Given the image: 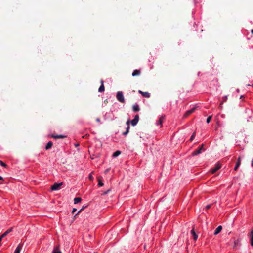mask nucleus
<instances>
[{"label": "nucleus", "instance_id": "obj_1", "mask_svg": "<svg viewBox=\"0 0 253 253\" xmlns=\"http://www.w3.org/2000/svg\"><path fill=\"white\" fill-rule=\"evenodd\" d=\"M116 98L118 101L122 103H124L125 102L124 95L122 91H118L117 92Z\"/></svg>", "mask_w": 253, "mask_h": 253}, {"label": "nucleus", "instance_id": "obj_2", "mask_svg": "<svg viewBox=\"0 0 253 253\" xmlns=\"http://www.w3.org/2000/svg\"><path fill=\"white\" fill-rule=\"evenodd\" d=\"M63 184L62 182L55 183L51 186V189L53 191L58 190L60 189L61 186Z\"/></svg>", "mask_w": 253, "mask_h": 253}, {"label": "nucleus", "instance_id": "obj_3", "mask_svg": "<svg viewBox=\"0 0 253 253\" xmlns=\"http://www.w3.org/2000/svg\"><path fill=\"white\" fill-rule=\"evenodd\" d=\"M221 168V165L219 163L216 164L215 166L211 169V173H215Z\"/></svg>", "mask_w": 253, "mask_h": 253}, {"label": "nucleus", "instance_id": "obj_4", "mask_svg": "<svg viewBox=\"0 0 253 253\" xmlns=\"http://www.w3.org/2000/svg\"><path fill=\"white\" fill-rule=\"evenodd\" d=\"M203 147V144H202L197 149L194 150L192 154L193 156H196L199 154H200L202 152V150Z\"/></svg>", "mask_w": 253, "mask_h": 253}, {"label": "nucleus", "instance_id": "obj_5", "mask_svg": "<svg viewBox=\"0 0 253 253\" xmlns=\"http://www.w3.org/2000/svg\"><path fill=\"white\" fill-rule=\"evenodd\" d=\"M139 116L138 115H136L134 118L131 121V124L133 126H135L137 125L138 122Z\"/></svg>", "mask_w": 253, "mask_h": 253}, {"label": "nucleus", "instance_id": "obj_6", "mask_svg": "<svg viewBox=\"0 0 253 253\" xmlns=\"http://www.w3.org/2000/svg\"><path fill=\"white\" fill-rule=\"evenodd\" d=\"M165 117V115H164V116L162 115L161 117H160L159 120L156 122V123H155L156 125L157 126L160 125V127H162V122H163V120H164Z\"/></svg>", "mask_w": 253, "mask_h": 253}, {"label": "nucleus", "instance_id": "obj_7", "mask_svg": "<svg viewBox=\"0 0 253 253\" xmlns=\"http://www.w3.org/2000/svg\"><path fill=\"white\" fill-rule=\"evenodd\" d=\"M195 110V107H193L192 108H191V109L190 110H187L185 114L184 115V117H187V116H188L190 114H191V113H192L194 110Z\"/></svg>", "mask_w": 253, "mask_h": 253}, {"label": "nucleus", "instance_id": "obj_8", "mask_svg": "<svg viewBox=\"0 0 253 253\" xmlns=\"http://www.w3.org/2000/svg\"><path fill=\"white\" fill-rule=\"evenodd\" d=\"M51 137L52 138H53L54 139H63V138H64L65 137H66V135H54V134H52L51 135Z\"/></svg>", "mask_w": 253, "mask_h": 253}, {"label": "nucleus", "instance_id": "obj_9", "mask_svg": "<svg viewBox=\"0 0 253 253\" xmlns=\"http://www.w3.org/2000/svg\"><path fill=\"white\" fill-rule=\"evenodd\" d=\"M132 110L134 112H137L140 110L139 106L137 103H135L133 105Z\"/></svg>", "mask_w": 253, "mask_h": 253}, {"label": "nucleus", "instance_id": "obj_10", "mask_svg": "<svg viewBox=\"0 0 253 253\" xmlns=\"http://www.w3.org/2000/svg\"><path fill=\"white\" fill-rule=\"evenodd\" d=\"M191 235L193 236L194 240H196L198 238V235L195 232L194 229H192L190 232Z\"/></svg>", "mask_w": 253, "mask_h": 253}, {"label": "nucleus", "instance_id": "obj_11", "mask_svg": "<svg viewBox=\"0 0 253 253\" xmlns=\"http://www.w3.org/2000/svg\"><path fill=\"white\" fill-rule=\"evenodd\" d=\"M222 229V226L221 225L218 226L216 228L215 230L214 231V235H217L218 233H219L221 232Z\"/></svg>", "mask_w": 253, "mask_h": 253}, {"label": "nucleus", "instance_id": "obj_12", "mask_svg": "<svg viewBox=\"0 0 253 253\" xmlns=\"http://www.w3.org/2000/svg\"><path fill=\"white\" fill-rule=\"evenodd\" d=\"M12 228H10L9 229H8V230H7L4 233H3L2 235H1V238H4V237H5L8 233H9L10 232H11L12 231Z\"/></svg>", "mask_w": 253, "mask_h": 253}, {"label": "nucleus", "instance_id": "obj_13", "mask_svg": "<svg viewBox=\"0 0 253 253\" xmlns=\"http://www.w3.org/2000/svg\"><path fill=\"white\" fill-rule=\"evenodd\" d=\"M140 74V71L138 69H135L133 71V72L132 73V76H138Z\"/></svg>", "mask_w": 253, "mask_h": 253}, {"label": "nucleus", "instance_id": "obj_14", "mask_svg": "<svg viewBox=\"0 0 253 253\" xmlns=\"http://www.w3.org/2000/svg\"><path fill=\"white\" fill-rule=\"evenodd\" d=\"M21 249H22V246L20 245H18L17 246V247L16 248L14 253H20Z\"/></svg>", "mask_w": 253, "mask_h": 253}, {"label": "nucleus", "instance_id": "obj_15", "mask_svg": "<svg viewBox=\"0 0 253 253\" xmlns=\"http://www.w3.org/2000/svg\"><path fill=\"white\" fill-rule=\"evenodd\" d=\"M121 152L119 150H117L114 152L112 154L113 158H116L121 154Z\"/></svg>", "mask_w": 253, "mask_h": 253}, {"label": "nucleus", "instance_id": "obj_16", "mask_svg": "<svg viewBox=\"0 0 253 253\" xmlns=\"http://www.w3.org/2000/svg\"><path fill=\"white\" fill-rule=\"evenodd\" d=\"M53 145V143L51 142V141H49L46 146H45V149L46 150H48L49 149H50L51 148V147Z\"/></svg>", "mask_w": 253, "mask_h": 253}, {"label": "nucleus", "instance_id": "obj_17", "mask_svg": "<svg viewBox=\"0 0 253 253\" xmlns=\"http://www.w3.org/2000/svg\"><path fill=\"white\" fill-rule=\"evenodd\" d=\"M249 237L250 239V243L251 246L253 247V234L250 233L249 235Z\"/></svg>", "mask_w": 253, "mask_h": 253}, {"label": "nucleus", "instance_id": "obj_18", "mask_svg": "<svg viewBox=\"0 0 253 253\" xmlns=\"http://www.w3.org/2000/svg\"><path fill=\"white\" fill-rule=\"evenodd\" d=\"M82 200L81 198L80 197H76L74 199V203L75 204H78Z\"/></svg>", "mask_w": 253, "mask_h": 253}, {"label": "nucleus", "instance_id": "obj_19", "mask_svg": "<svg viewBox=\"0 0 253 253\" xmlns=\"http://www.w3.org/2000/svg\"><path fill=\"white\" fill-rule=\"evenodd\" d=\"M142 93L143 94H142V96L144 97L149 98L150 96V94L148 92H143V93Z\"/></svg>", "mask_w": 253, "mask_h": 253}, {"label": "nucleus", "instance_id": "obj_20", "mask_svg": "<svg viewBox=\"0 0 253 253\" xmlns=\"http://www.w3.org/2000/svg\"><path fill=\"white\" fill-rule=\"evenodd\" d=\"M105 90V87L103 84H101L98 89V92H103Z\"/></svg>", "mask_w": 253, "mask_h": 253}, {"label": "nucleus", "instance_id": "obj_21", "mask_svg": "<svg viewBox=\"0 0 253 253\" xmlns=\"http://www.w3.org/2000/svg\"><path fill=\"white\" fill-rule=\"evenodd\" d=\"M240 239H237L236 240H235L234 242V248L237 247L238 246V245L240 244Z\"/></svg>", "mask_w": 253, "mask_h": 253}, {"label": "nucleus", "instance_id": "obj_22", "mask_svg": "<svg viewBox=\"0 0 253 253\" xmlns=\"http://www.w3.org/2000/svg\"><path fill=\"white\" fill-rule=\"evenodd\" d=\"M129 128H130V126H127V127L126 128V130L123 133V135H126L129 132Z\"/></svg>", "mask_w": 253, "mask_h": 253}, {"label": "nucleus", "instance_id": "obj_23", "mask_svg": "<svg viewBox=\"0 0 253 253\" xmlns=\"http://www.w3.org/2000/svg\"><path fill=\"white\" fill-rule=\"evenodd\" d=\"M52 253H62L60 251V250H59V249H58V248H54L52 251Z\"/></svg>", "mask_w": 253, "mask_h": 253}, {"label": "nucleus", "instance_id": "obj_24", "mask_svg": "<svg viewBox=\"0 0 253 253\" xmlns=\"http://www.w3.org/2000/svg\"><path fill=\"white\" fill-rule=\"evenodd\" d=\"M241 164V157H239L237 159V161L236 162V165L237 167H239Z\"/></svg>", "mask_w": 253, "mask_h": 253}, {"label": "nucleus", "instance_id": "obj_25", "mask_svg": "<svg viewBox=\"0 0 253 253\" xmlns=\"http://www.w3.org/2000/svg\"><path fill=\"white\" fill-rule=\"evenodd\" d=\"M211 118H212V116H209V117L207 118L206 122H207V123H209L211 122Z\"/></svg>", "mask_w": 253, "mask_h": 253}, {"label": "nucleus", "instance_id": "obj_26", "mask_svg": "<svg viewBox=\"0 0 253 253\" xmlns=\"http://www.w3.org/2000/svg\"><path fill=\"white\" fill-rule=\"evenodd\" d=\"M195 132H194V133L192 134L191 136L190 137V139H189V141H193V139H194V138H195Z\"/></svg>", "mask_w": 253, "mask_h": 253}, {"label": "nucleus", "instance_id": "obj_27", "mask_svg": "<svg viewBox=\"0 0 253 253\" xmlns=\"http://www.w3.org/2000/svg\"><path fill=\"white\" fill-rule=\"evenodd\" d=\"M98 186L99 187H101V186H102L103 185V183L101 181V180H100V179H98Z\"/></svg>", "mask_w": 253, "mask_h": 253}, {"label": "nucleus", "instance_id": "obj_28", "mask_svg": "<svg viewBox=\"0 0 253 253\" xmlns=\"http://www.w3.org/2000/svg\"><path fill=\"white\" fill-rule=\"evenodd\" d=\"M0 164L1 165V166H3L4 167H7V165L4 163L3 161H0Z\"/></svg>", "mask_w": 253, "mask_h": 253}, {"label": "nucleus", "instance_id": "obj_29", "mask_svg": "<svg viewBox=\"0 0 253 253\" xmlns=\"http://www.w3.org/2000/svg\"><path fill=\"white\" fill-rule=\"evenodd\" d=\"M110 191V189H108L105 191H104L102 194L101 195H105L106 194H107Z\"/></svg>", "mask_w": 253, "mask_h": 253}, {"label": "nucleus", "instance_id": "obj_30", "mask_svg": "<svg viewBox=\"0 0 253 253\" xmlns=\"http://www.w3.org/2000/svg\"><path fill=\"white\" fill-rule=\"evenodd\" d=\"M84 209V207H83L81 210H80L78 212L75 214V216L77 215L78 214H79L82 211V210Z\"/></svg>", "mask_w": 253, "mask_h": 253}, {"label": "nucleus", "instance_id": "obj_31", "mask_svg": "<svg viewBox=\"0 0 253 253\" xmlns=\"http://www.w3.org/2000/svg\"><path fill=\"white\" fill-rule=\"evenodd\" d=\"M77 211V209L73 208L72 211V213L74 214Z\"/></svg>", "mask_w": 253, "mask_h": 253}, {"label": "nucleus", "instance_id": "obj_32", "mask_svg": "<svg viewBox=\"0 0 253 253\" xmlns=\"http://www.w3.org/2000/svg\"><path fill=\"white\" fill-rule=\"evenodd\" d=\"M129 122H130V121L129 120H128L126 122V124L127 125V126H129Z\"/></svg>", "mask_w": 253, "mask_h": 253}, {"label": "nucleus", "instance_id": "obj_33", "mask_svg": "<svg viewBox=\"0 0 253 253\" xmlns=\"http://www.w3.org/2000/svg\"><path fill=\"white\" fill-rule=\"evenodd\" d=\"M210 207H211V205H207V206H206V208L208 209L210 208Z\"/></svg>", "mask_w": 253, "mask_h": 253}, {"label": "nucleus", "instance_id": "obj_34", "mask_svg": "<svg viewBox=\"0 0 253 253\" xmlns=\"http://www.w3.org/2000/svg\"><path fill=\"white\" fill-rule=\"evenodd\" d=\"M238 167H237L236 166H235V168H234V170L236 171L238 169Z\"/></svg>", "mask_w": 253, "mask_h": 253}, {"label": "nucleus", "instance_id": "obj_35", "mask_svg": "<svg viewBox=\"0 0 253 253\" xmlns=\"http://www.w3.org/2000/svg\"><path fill=\"white\" fill-rule=\"evenodd\" d=\"M138 92H139V93L141 94V95H142V94H143L142 93H143V91H141V90H139Z\"/></svg>", "mask_w": 253, "mask_h": 253}, {"label": "nucleus", "instance_id": "obj_36", "mask_svg": "<svg viewBox=\"0 0 253 253\" xmlns=\"http://www.w3.org/2000/svg\"><path fill=\"white\" fill-rule=\"evenodd\" d=\"M244 98V96H243V95H241V96L240 97V98L241 99H242Z\"/></svg>", "mask_w": 253, "mask_h": 253}, {"label": "nucleus", "instance_id": "obj_37", "mask_svg": "<svg viewBox=\"0 0 253 253\" xmlns=\"http://www.w3.org/2000/svg\"><path fill=\"white\" fill-rule=\"evenodd\" d=\"M101 83V84H103V83H104V81L103 80H101V81H100Z\"/></svg>", "mask_w": 253, "mask_h": 253}, {"label": "nucleus", "instance_id": "obj_38", "mask_svg": "<svg viewBox=\"0 0 253 253\" xmlns=\"http://www.w3.org/2000/svg\"><path fill=\"white\" fill-rule=\"evenodd\" d=\"M252 166L253 167V158L252 161Z\"/></svg>", "mask_w": 253, "mask_h": 253}, {"label": "nucleus", "instance_id": "obj_39", "mask_svg": "<svg viewBox=\"0 0 253 253\" xmlns=\"http://www.w3.org/2000/svg\"><path fill=\"white\" fill-rule=\"evenodd\" d=\"M3 180V178H2V177L0 176V180Z\"/></svg>", "mask_w": 253, "mask_h": 253}, {"label": "nucleus", "instance_id": "obj_40", "mask_svg": "<svg viewBox=\"0 0 253 253\" xmlns=\"http://www.w3.org/2000/svg\"><path fill=\"white\" fill-rule=\"evenodd\" d=\"M96 121H97V122H99V121H100V119H99V118H97V119H96Z\"/></svg>", "mask_w": 253, "mask_h": 253}, {"label": "nucleus", "instance_id": "obj_41", "mask_svg": "<svg viewBox=\"0 0 253 253\" xmlns=\"http://www.w3.org/2000/svg\"><path fill=\"white\" fill-rule=\"evenodd\" d=\"M75 146H76V147L79 146V144H75Z\"/></svg>", "mask_w": 253, "mask_h": 253}, {"label": "nucleus", "instance_id": "obj_42", "mask_svg": "<svg viewBox=\"0 0 253 253\" xmlns=\"http://www.w3.org/2000/svg\"><path fill=\"white\" fill-rule=\"evenodd\" d=\"M251 233H253V229L251 230Z\"/></svg>", "mask_w": 253, "mask_h": 253}, {"label": "nucleus", "instance_id": "obj_43", "mask_svg": "<svg viewBox=\"0 0 253 253\" xmlns=\"http://www.w3.org/2000/svg\"><path fill=\"white\" fill-rule=\"evenodd\" d=\"M109 169H107V170L105 171V172H106H106H107L109 171Z\"/></svg>", "mask_w": 253, "mask_h": 253}, {"label": "nucleus", "instance_id": "obj_44", "mask_svg": "<svg viewBox=\"0 0 253 253\" xmlns=\"http://www.w3.org/2000/svg\"><path fill=\"white\" fill-rule=\"evenodd\" d=\"M251 33L253 34V29L251 30Z\"/></svg>", "mask_w": 253, "mask_h": 253}, {"label": "nucleus", "instance_id": "obj_45", "mask_svg": "<svg viewBox=\"0 0 253 253\" xmlns=\"http://www.w3.org/2000/svg\"><path fill=\"white\" fill-rule=\"evenodd\" d=\"M237 92H239V89H237Z\"/></svg>", "mask_w": 253, "mask_h": 253}, {"label": "nucleus", "instance_id": "obj_46", "mask_svg": "<svg viewBox=\"0 0 253 253\" xmlns=\"http://www.w3.org/2000/svg\"><path fill=\"white\" fill-rule=\"evenodd\" d=\"M252 86H253V85H252Z\"/></svg>", "mask_w": 253, "mask_h": 253}]
</instances>
